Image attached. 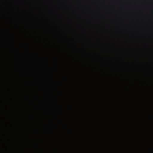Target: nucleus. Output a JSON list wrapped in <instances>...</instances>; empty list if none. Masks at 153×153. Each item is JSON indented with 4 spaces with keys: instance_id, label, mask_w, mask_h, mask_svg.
Instances as JSON below:
<instances>
[{
    "instance_id": "1",
    "label": "nucleus",
    "mask_w": 153,
    "mask_h": 153,
    "mask_svg": "<svg viewBox=\"0 0 153 153\" xmlns=\"http://www.w3.org/2000/svg\"><path fill=\"white\" fill-rule=\"evenodd\" d=\"M19 123L17 122V128H16V130L17 132V143H16V145H17V147H16V153H19L20 152V144L19 142V133H20V130L19 128Z\"/></svg>"
},
{
    "instance_id": "2",
    "label": "nucleus",
    "mask_w": 153,
    "mask_h": 153,
    "mask_svg": "<svg viewBox=\"0 0 153 153\" xmlns=\"http://www.w3.org/2000/svg\"><path fill=\"white\" fill-rule=\"evenodd\" d=\"M16 68L18 70H20L23 68V66L21 62L18 61V64L16 66Z\"/></svg>"
},
{
    "instance_id": "3",
    "label": "nucleus",
    "mask_w": 153,
    "mask_h": 153,
    "mask_svg": "<svg viewBox=\"0 0 153 153\" xmlns=\"http://www.w3.org/2000/svg\"><path fill=\"white\" fill-rule=\"evenodd\" d=\"M20 36L19 35H17L16 37V41L17 43V44H18L19 43V41L20 40Z\"/></svg>"
},
{
    "instance_id": "4",
    "label": "nucleus",
    "mask_w": 153,
    "mask_h": 153,
    "mask_svg": "<svg viewBox=\"0 0 153 153\" xmlns=\"http://www.w3.org/2000/svg\"><path fill=\"white\" fill-rule=\"evenodd\" d=\"M16 53L17 56H19V53L18 52V48H16Z\"/></svg>"
},
{
    "instance_id": "5",
    "label": "nucleus",
    "mask_w": 153,
    "mask_h": 153,
    "mask_svg": "<svg viewBox=\"0 0 153 153\" xmlns=\"http://www.w3.org/2000/svg\"><path fill=\"white\" fill-rule=\"evenodd\" d=\"M19 97H20L19 94V93H17V95L16 96V98L17 99H19Z\"/></svg>"
},
{
    "instance_id": "6",
    "label": "nucleus",
    "mask_w": 153,
    "mask_h": 153,
    "mask_svg": "<svg viewBox=\"0 0 153 153\" xmlns=\"http://www.w3.org/2000/svg\"><path fill=\"white\" fill-rule=\"evenodd\" d=\"M16 108H18L19 107L18 105H16Z\"/></svg>"
},
{
    "instance_id": "7",
    "label": "nucleus",
    "mask_w": 153,
    "mask_h": 153,
    "mask_svg": "<svg viewBox=\"0 0 153 153\" xmlns=\"http://www.w3.org/2000/svg\"><path fill=\"white\" fill-rule=\"evenodd\" d=\"M16 81H17V82L18 84H19V81H18L17 80H16Z\"/></svg>"
},
{
    "instance_id": "8",
    "label": "nucleus",
    "mask_w": 153,
    "mask_h": 153,
    "mask_svg": "<svg viewBox=\"0 0 153 153\" xmlns=\"http://www.w3.org/2000/svg\"><path fill=\"white\" fill-rule=\"evenodd\" d=\"M16 89H18V87H17V86L16 87Z\"/></svg>"
},
{
    "instance_id": "9",
    "label": "nucleus",
    "mask_w": 153,
    "mask_h": 153,
    "mask_svg": "<svg viewBox=\"0 0 153 153\" xmlns=\"http://www.w3.org/2000/svg\"><path fill=\"white\" fill-rule=\"evenodd\" d=\"M20 46V47H21V46Z\"/></svg>"
},
{
    "instance_id": "10",
    "label": "nucleus",
    "mask_w": 153,
    "mask_h": 153,
    "mask_svg": "<svg viewBox=\"0 0 153 153\" xmlns=\"http://www.w3.org/2000/svg\"><path fill=\"white\" fill-rule=\"evenodd\" d=\"M17 30H18V29H17Z\"/></svg>"
}]
</instances>
